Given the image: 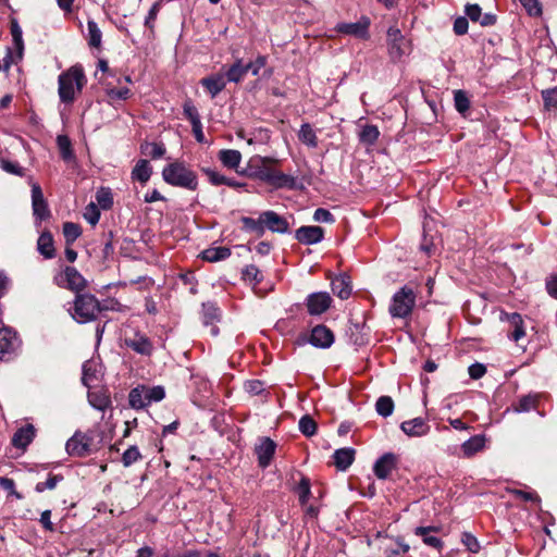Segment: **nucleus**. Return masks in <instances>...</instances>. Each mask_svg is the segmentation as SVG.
<instances>
[{"label":"nucleus","instance_id":"2f4dec72","mask_svg":"<svg viewBox=\"0 0 557 557\" xmlns=\"http://www.w3.org/2000/svg\"><path fill=\"white\" fill-rule=\"evenodd\" d=\"M226 81L231 83H239L247 74V67L243 64L242 60H236L225 73H223Z\"/></svg>","mask_w":557,"mask_h":557},{"label":"nucleus","instance_id":"37998d69","mask_svg":"<svg viewBox=\"0 0 557 557\" xmlns=\"http://www.w3.org/2000/svg\"><path fill=\"white\" fill-rule=\"evenodd\" d=\"M375 409L380 416H382L384 418L389 417L394 411V401H393L392 397H389V396L379 397V399L376 400V404H375Z\"/></svg>","mask_w":557,"mask_h":557},{"label":"nucleus","instance_id":"6e6d98bb","mask_svg":"<svg viewBox=\"0 0 557 557\" xmlns=\"http://www.w3.org/2000/svg\"><path fill=\"white\" fill-rule=\"evenodd\" d=\"M244 389L249 395L257 396L261 395L264 391V383L260 380H249L244 383Z\"/></svg>","mask_w":557,"mask_h":557},{"label":"nucleus","instance_id":"9d476101","mask_svg":"<svg viewBox=\"0 0 557 557\" xmlns=\"http://www.w3.org/2000/svg\"><path fill=\"white\" fill-rule=\"evenodd\" d=\"M369 27L370 18L367 16H361L355 23H338L335 26V30L339 34L366 40L369 38Z\"/></svg>","mask_w":557,"mask_h":557},{"label":"nucleus","instance_id":"4be33fe9","mask_svg":"<svg viewBox=\"0 0 557 557\" xmlns=\"http://www.w3.org/2000/svg\"><path fill=\"white\" fill-rule=\"evenodd\" d=\"M485 436L481 434L470 437L461 445L462 456L471 458L476 453L482 451L485 448Z\"/></svg>","mask_w":557,"mask_h":557},{"label":"nucleus","instance_id":"a18cd8bd","mask_svg":"<svg viewBox=\"0 0 557 557\" xmlns=\"http://www.w3.org/2000/svg\"><path fill=\"white\" fill-rule=\"evenodd\" d=\"M96 199L98 206L103 210L110 209L113 205L112 193L109 188H100L96 194Z\"/></svg>","mask_w":557,"mask_h":557},{"label":"nucleus","instance_id":"423d86ee","mask_svg":"<svg viewBox=\"0 0 557 557\" xmlns=\"http://www.w3.org/2000/svg\"><path fill=\"white\" fill-rule=\"evenodd\" d=\"M165 397V391L162 386L147 387L139 385L133 388L128 394L129 406L134 409H144L153 401H160Z\"/></svg>","mask_w":557,"mask_h":557},{"label":"nucleus","instance_id":"680f3d73","mask_svg":"<svg viewBox=\"0 0 557 557\" xmlns=\"http://www.w3.org/2000/svg\"><path fill=\"white\" fill-rule=\"evenodd\" d=\"M509 493L512 494L516 498H520L524 502L531 503H540L541 498L535 492H527L522 490H509Z\"/></svg>","mask_w":557,"mask_h":557},{"label":"nucleus","instance_id":"dca6fc26","mask_svg":"<svg viewBox=\"0 0 557 557\" xmlns=\"http://www.w3.org/2000/svg\"><path fill=\"white\" fill-rule=\"evenodd\" d=\"M276 444L270 437H263L256 446L255 453L258 457V465L265 469L271 463L274 456Z\"/></svg>","mask_w":557,"mask_h":557},{"label":"nucleus","instance_id":"69168bd1","mask_svg":"<svg viewBox=\"0 0 557 557\" xmlns=\"http://www.w3.org/2000/svg\"><path fill=\"white\" fill-rule=\"evenodd\" d=\"M202 172L207 175L209 182L212 185H214V186L224 185V182H225L224 175L220 174L219 172H216L214 170L207 169V168H203Z\"/></svg>","mask_w":557,"mask_h":557},{"label":"nucleus","instance_id":"412c9836","mask_svg":"<svg viewBox=\"0 0 557 557\" xmlns=\"http://www.w3.org/2000/svg\"><path fill=\"white\" fill-rule=\"evenodd\" d=\"M226 78L223 73H216L201 78V86L215 98L226 86Z\"/></svg>","mask_w":557,"mask_h":557},{"label":"nucleus","instance_id":"603ef678","mask_svg":"<svg viewBox=\"0 0 557 557\" xmlns=\"http://www.w3.org/2000/svg\"><path fill=\"white\" fill-rule=\"evenodd\" d=\"M542 98L546 110L557 109V86L543 90Z\"/></svg>","mask_w":557,"mask_h":557},{"label":"nucleus","instance_id":"6e6552de","mask_svg":"<svg viewBox=\"0 0 557 557\" xmlns=\"http://www.w3.org/2000/svg\"><path fill=\"white\" fill-rule=\"evenodd\" d=\"M386 36L388 55L393 62H397L409 52L410 45L400 29L395 26H391L387 29Z\"/></svg>","mask_w":557,"mask_h":557},{"label":"nucleus","instance_id":"39448f33","mask_svg":"<svg viewBox=\"0 0 557 557\" xmlns=\"http://www.w3.org/2000/svg\"><path fill=\"white\" fill-rule=\"evenodd\" d=\"M417 294L408 286H403L392 298L388 312L393 318L405 319L409 317L416 306Z\"/></svg>","mask_w":557,"mask_h":557},{"label":"nucleus","instance_id":"f257e3e1","mask_svg":"<svg viewBox=\"0 0 557 557\" xmlns=\"http://www.w3.org/2000/svg\"><path fill=\"white\" fill-rule=\"evenodd\" d=\"M277 161L268 157H253L250 159V168L255 170V175L276 188H295L296 178L292 175L285 174L273 168Z\"/></svg>","mask_w":557,"mask_h":557},{"label":"nucleus","instance_id":"2eb2a0df","mask_svg":"<svg viewBox=\"0 0 557 557\" xmlns=\"http://www.w3.org/2000/svg\"><path fill=\"white\" fill-rule=\"evenodd\" d=\"M32 206L34 215L39 220L50 216L48 203L44 197L41 187L38 184L32 185Z\"/></svg>","mask_w":557,"mask_h":557},{"label":"nucleus","instance_id":"7c9ffc66","mask_svg":"<svg viewBox=\"0 0 557 557\" xmlns=\"http://www.w3.org/2000/svg\"><path fill=\"white\" fill-rule=\"evenodd\" d=\"M151 174L152 168L150 166L149 161L145 159L139 160L132 171L133 180L139 181L140 183L148 182Z\"/></svg>","mask_w":557,"mask_h":557},{"label":"nucleus","instance_id":"052dcab7","mask_svg":"<svg viewBox=\"0 0 557 557\" xmlns=\"http://www.w3.org/2000/svg\"><path fill=\"white\" fill-rule=\"evenodd\" d=\"M297 491H298V495H299V502L302 505H305L308 502L310 494H311L310 482L307 478H302L300 480Z\"/></svg>","mask_w":557,"mask_h":557},{"label":"nucleus","instance_id":"b1692460","mask_svg":"<svg viewBox=\"0 0 557 557\" xmlns=\"http://www.w3.org/2000/svg\"><path fill=\"white\" fill-rule=\"evenodd\" d=\"M332 292L341 299H347L351 294L350 278L348 275H339L331 282Z\"/></svg>","mask_w":557,"mask_h":557},{"label":"nucleus","instance_id":"393cba45","mask_svg":"<svg viewBox=\"0 0 557 557\" xmlns=\"http://www.w3.org/2000/svg\"><path fill=\"white\" fill-rule=\"evenodd\" d=\"M334 463L338 470L345 471L355 459V449L339 448L334 451Z\"/></svg>","mask_w":557,"mask_h":557},{"label":"nucleus","instance_id":"58836bf2","mask_svg":"<svg viewBox=\"0 0 557 557\" xmlns=\"http://www.w3.org/2000/svg\"><path fill=\"white\" fill-rule=\"evenodd\" d=\"M242 278L252 284L253 286L258 285L262 280L263 275L261 271L255 264H249L242 271Z\"/></svg>","mask_w":557,"mask_h":557},{"label":"nucleus","instance_id":"a878e982","mask_svg":"<svg viewBox=\"0 0 557 557\" xmlns=\"http://www.w3.org/2000/svg\"><path fill=\"white\" fill-rule=\"evenodd\" d=\"M89 404L99 411H104L111 406V398L106 391H94L88 393Z\"/></svg>","mask_w":557,"mask_h":557},{"label":"nucleus","instance_id":"f03ea898","mask_svg":"<svg viewBox=\"0 0 557 557\" xmlns=\"http://www.w3.org/2000/svg\"><path fill=\"white\" fill-rule=\"evenodd\" d=\"M59 97L64 103H71L75 100L77 92H81L86 84V77L81 65H73L62 72L58 78Z\"/></svg>","mask_w":557,"mask_h":557},{"label":"nucleus","instance_id":"20e7f679","mask_svg":"<svg viewBox=\"0 0 557 557\" xmlns=\"http://www.w3.org/2000/svg\"><path fill=\"white\" fill-rule=\"evenodd\" d=\"M162 177L171 186L196 190L198 187L197 174L184 162L175 161L165 165L162 170Z\"/></svg>","mask_w":557,"mask_h":557},{"label":"nucleus","instance_id":"a211bd4d","mask_svg":"<svg viewBox=\"0 0 557 557\" xmlns=\"http://www.w3.org/2000/svg\"><path fill=\"white\" fill-rule=\"evenodd\" d=\"M296 239L304 245H314L324 237V230L321 226H301L295 233Z\"/></svg>","mask_w":557,"mask_h":557},{"label":"nucleus","instance_id":"ddd939ff","mask_svg":"<svg viewBox=\"0 0 557 557\" xmlns=\"http://www.w3.org/2000/svg\"><path fill=\"white\" fill-rule=\"evenodd\" d=\"M125 345L135 352L143 356H150L153 350V345L150 339L143 333L136 331L133 336H126Z\"/></svg>","mask_w":557,"mask_h":557},{"label":"nucleus","instance_id":"864d4df0","mask_svg":"<svg viewBox=\"0 0 557 557\" xmlns=\"http://www.w3.org/2000/svg\"><path fill=\"white\" fill-rule=\"evenodd\" d=\"M536 398L533 396H523L519 399L517 405H515L513 409L516 412H528L531 409L535 408Z\"/></svg>","mask_w":557,"mask_h":557},{"label":"nucleus","instance_id":"a19ab883","mask_svg":"<svg viewBox=\"0 0 557 557\" xmlns=\"http://www.w3.org/2000/svg\"><path fill=\"white\" fill-rule=\"evenodd\" d=\"M433 530H435V528H432V527H418L416 529L414 533L417 535H421L422 536V540H423L424 544H426V545H429L431 547H434V548H440L443 545L441 539L428 534L430 531H433Z\"/></svg>","mask_w":557,"mask_h":557},{"label":"nucleus","instance_id":"49530a36","mask_svg":"<svg viewBox=\"0 0 557 557\" xmlns=\"http://www.w3.org/2000/svg\"><path fill=\"white\" fill-rule=\"evenodd\" d=\"M454 101L456 110L461 114H465L470 108V100L463 90L454 92Z\"/></svg>","mask_w":557,"mask_h":557},{"label":"nucleus","instance_id":"9b49d317","mask_svg":"<svg viewBox=\"0 0 557 557\" xmlns=\"http://www.w3.org/2000/svg\"><path fill=\"white\" fill-rule=\"evenodd\" d=\"M332 304V298L326 292L312 293L306 298V307L311 315L324 313Z\"/></svg>","mask_w":557,"mask_h":557},{"label":"nucleus","instance_id":"c85d7f7f","mask_svg":"<svg viewBox=\"0 0 557 557\" xmlns=\"http://www.w3.org/2000/svg\"><path fill=\"white\" fill-rule=\"evenodd\" d=\"M219 160L224 166L235 170L242 161V153L235 149H223L219 152Z\"/></svg>","mask_w":557,"mask_h":557},{"label":"nucleus","instance_id":"4d7b16f0","mask_svg":"<svg viewBox=\"0 0 557 557\" xmlns=\"http://www.w3.org/2000/svg\"><path fill=\"white\" fill-rule=\"evenodd\" d=\"M530 16L542 15V4L539 0H519Z\"/></svg>","mask_w":557,"mask_h":557},{"label":"nucleus","instance_id":"5fc2aeb1","mask_svg":"<svg viewBox=\"0 0 557 557\" xmlns=\"http://www.w3.org/2000/svg\"><path fill=\"white\" fill-rule=\"evenodd\" d=\"M84 219L91 225H96L100 219V211L97 205L90 202L84 211Z\"/></svg>","mask_w":557,"mask_h":557},{"label":"nucleus","instance_id":"bb28decb","mask_svg":"<svg viewBox=\"0 0 557 557\" xmlns=\"http://www.w3.org/2000/svg\"><path fill=\"white\" fill-rule=\"evenodd\" d=\"M37 249L46 259L54 257L53 237L49 232L40 234L37 240Z\"/></svg>","mask_w":557,"mask_h":557},{"label":"nucleus","instance_id":"c03bdc74","mask_svg":"<svg viewBox=\"0 0 557 557\" xmlns=\"http://www.w3.org/2000/svg\"><path fill=\"white\" fill-rule=\"evenodd\" d=\"M143 458L137 446L128 447L122 455V463L124 467H131Z\"/></svg>","mask_w":557,"mask_h":557},{"label":"nucleus","instance_id":"3c124183","mask_svg":"<svg viewBox=\"0 0 557 557\" xmlns=\"http://www.w3.org/2000/svg\"><path fill=\"white\" fill-rule=\"evenodd\" d=\"M183 112H184L185 117L190 122L191 125L194 123L201 121L199 112L190 99H187L183 103Z\"/></svg>","mask_w":557,"mask_h":557},{"label":"nucleus","instance_id":"0eeeda50","mask_svg":"<svg viewBox=\"0 0 557 557\" xmlns=\"http://www.w3.org/2000/svg\"><path fill=\"white\" fill-rule=\"evenodd\" d=\"M95 432L76 431L74 435L67 440L65 449L66 453L72 457H86L90 455L94 449Z\"/></svg>","mask_w":557,"mask_h":557},{"label":"nucleus","instance_id":"bf43d9fd","mask_svg":"<svg viewBox=\"0 0 557 557\" xmlns=\"http://www.w3.org/2000/svg\"><path fill=\"white\" fill-rule=\"evenodd\" d=\"M0 486L8 492L9 496H13L16 499L23 498V495L16 491L15 482L13 479L0 476Z\"/></svg>","mask_w":557,"mask_h":557},{"label":"nucleus","instance_id":"09e8293b","mask_svg":"<svg viewBox=\"0 0 557 557\" xmlns=\"http://www.w3.org/2000/svg\"><path fill=\"white\" fill-rule=\"evenodd\" d=\"M63 481V475L61 474H50L49 478L45 482H38L35 486V491L37 493H42L46 490H53L58 485L59 482Z\"/></svg>","mask_w":557,"mask_h":557},{"label":"nucleus","instance_id":"0e129e2a","mask_svg":"<svg viewBox=\"0 0 557 557\" xmlns=\"http://www.w3.org/2000/svg\"><path fill=\"white\" fill-rule=\"evenodd\" d=\"M131 89L127 87L123 88H110L107 90V95L112 100H126L131 97Z\"/></svg>","mask_w":557,"mask_h":557},{"label":"nucleus","instance_id":"e2e57ef3","mask_svg":"<svg viewBox=\"0 0 557 557\" xmlns=\"http://www.w3.org/2000/svg\"><path fill=\"white\" fill-rule=\"evenodd\" d=\"M162 2L163 0H158L156 1L149 12H148V15L146 16V20H145V25L149 28H153V23L158 16V13L160 12L161 10V7H162Z\"/></svg>","mask_w":557,"mask_h":557},{"label":"nucleus","instance_id":"7ed1b4c3","mask_svg":"<svg viewBox=\"0 0 557 557\" xmlns=\"http://www.w3.org/2000/svg\"><path fill=\"white\" fill-rule=\"evenodd\" d=\"M106 309L92 294L79 293L75 295L73 307L69 309V312L76 322L87 323L95 321Z\"/></svg>","mask_w":557,"mask_h":557},{"label":"nucleus","instance_id":"c9c22d12","mask_svg":"<svg viewBox=\"0 0 557 557\" xmlns=\"http://www.w3.org/2000/svg\"><path fill=\"white\" fill-rule=\"evenodd\" d=\"M87 30L88 45L92 48H100L102 42V33L94 20H88Z\"/></svg>","mask_w":557,"mask_h":557},{"label":"nucleus","instance_id":"f3484780","mask_svg":"<svg viewBox=\"0 0 557 557\" xmlns=\"http://www.w3.org/2000/svg\"><path fill=\"white\" fill-rule=\"evenodd\" d=\"M262 221L264 224V231L268 228L274 233H287L289 228V224L287 220L275 211L269 210L262 212Z\"/></svg>","mask_w":557,"mask_h":557},{"label":"nucleus","instance_id":"aec40b11","mask_svg":"<svg viewBox=\"0 0 557 557\" xmlns=\"http://www.w3.org/2000/svg\"><path fill=\"white\" fill-rule=\"evenodd\" d=\"M18 345L16 334L9 327H0V359L10 356Z\"/></svg>","mask_w":557,"mask_h":557},{"label":"nucleus","instance_id":"f704fd0d","mask_svg":"<svg viewBox=\"0 0 557 557\" xmlns=\"http://www.w3.org/2000/svg\"><path fill=\"white\" fill-rule=\"evenodd\" d=\"M299 140L308 147L315 148L318 146V138L314 129L309 123H304L298 133Z\"/></svg>","mask_w":557,"mask_h":557},{"label":"nucleus","instance_id":"de8ad7c7","mask_svg":"<svg viewBox=\"0 0 557 557\" xmlns=\"http://www.w3.org/2000/svg\"><path fill=\"white\" fill-rule=\"evenodd\" d=\"M299 430L305 436H312L317 432V423L310 416L306 414L299 420Z\"/></svg>","mask_w":557,"mask_h":557},{"label":"nucleus","instance_id":"79ce46f5","mask_svg":"<svg viewBox=\"0 0 557 557\" xmlns=\"http://www.w3.org/2000/svg\"><path fill=\"white\" fill-rule=\"evenodd\" d=\"M510 324L513 326V331L510 334V338L515 342H518L520 338L524 336L523 321L522 317L513 312L508 317Z\"/></svg>","mask_w":557,"mask_h":557},{"label":"nucleus","instance_id":"8fccbe9b","mask_svg":"<svg viewBox=\"0 0 557 557\" xmlns=\"http://www.w3.org/2000/svg\"><path fill=\"white\" fill-rule=\"evenodd\" d=\"M96 368H95V364L94 362L91 361H86L84 364H83V376H82V382L85 386L87 387H90V384L97 380V376H96Z\"/></svg>","mask_w":557,"mask_h":557},{"label":"nucleus","instance_id":"6ab92c4d","mask_svg":"<svg viewBox=\"0 0 557 557\" xmlns=\"http://www.w3.org/2000/svg\"><path fill=\"white\" fill-rule=\"evenodd\" d=\"M400 429L408 436L421 437L426 435L431 428L425 419L418 417L404 421Z\"/></svg>","mask_w":557,"mask_h":557},{"label":"nucleus","instance_id":"473e14b6","mask_svg":"<svg viewBox=\"0 0 557 557\" xmlns=\"http://www.w3.org/2000/svg\"><path fill=\"white\" fill-rule=\"evenodd\" d=\"M240 222L243 224V230L248 233H253L257 236H262L264 234V224L262 221V213L260 214L258 220H255L249 216H243L240 219Z\"/></svg>","mask_w":557,"mask_h":557},{"label":"nucleus","instance_id":"4c0bfd02","mask_svg":"<svg viewBox=\"0 0 557 557\" xmlns=\"http://www.w3.org/2000/svg\"><path fill=\"white\" fill-rule=\"evenodd\" d=\"M11 35L17 55L21 59L24 50L23 32L15 18L11 20Z\"/></svg>","mask_w":557,"mask_h":557},{"label":"nucleus","instance_id":"338daca9","mask_svg":"<svg viewBox=\"0 0 557 557\" xmlns=\"http://www.w3.org/2000/svg\"><path fill=\"white\" fill-rule=\"evenodd\" d=\"M147 149H149L146 153L150 156L152 159H160L165 153V147L163 144L152 143L147 145Z\"/></svg>","mask_w":557,"mask_h":557},{"label":"nucleus","instance_id":"ea45409f","mask_svg":"<svg viewBox=\"0 0 557 557\" xmlns=\"http://www.w3.org/2000/svg\"><path fill=\"white\" fill-rule=\"evenodd\" d=\"M63 235L66 246H70L82 235V227L77 223L65 222L63 224Z\"/></svg>","mask_w":557,"mask_h":557},{"label":"nucleus","instance_id":"4468645a","mask_svg":"<svg viewBox=\"0 0 557 557\" xmlns=\"http://www.w3.org/2000/svg\"><path fill=\"white\" fill-rule=\"evenodd\" d=\"M309 343L318 348H329L334 343V334L324 324L315 325L311 330Z\"/></svg>","mask_w":557,"mask_h":557},{"label":"nucleus","instance_id":"1a4fd4ad","mask_svg":"<svg viewBox=\"0 0 557 557\" xmlns=\"http://www.w3.org/2000/svg\"><path fill=\"white\" fill-rule=\"evenodd\" d=\"M60 287L69 288L79 294L86 287V280L74 267H66L64 272L54 277Z\"/></svg>","mask_w":557,"mask_h":557},{"label":"nucleus","instance_id":"cd10ccee","mask_svg":"<svg viewBox=\"0 0 557 557\" xmlns=\"http://www.w3.org/2000/svg\"><path fill=\"white\" fill-rule=\"evenodd\" d=\"M380 131L377 126L372 124H366L361 127L358 133L359 141L364 146H373L379 139Z\"/></svg>","mask_w":557,"mask_h":557},{"label":"nucleus","instance_id":"5701e85b","mask_svg":"<svg viewBox=\"0 0 557 557\" xmlns=\"http://www.w3.org/2000/svg\"><path fill=\"white\" fill-rule=\"evenodd\" d=\"M35 436V429L28 424L20 428L12 437V445L17 448L25 449Z\"/></svg>","mask_w":557,"mask_h":557},{"label":"nucleus","instance_id":"72a5a7b5","mask_svg":"<svg viewBox=\"0 0 557 557\" xmlns=\"http://www.w3.org/2000/svg\"><path fill=\"white\" fill-rule=\"evenodd\" d=\"M220 321V309L214 302L202 304V322L205 325L213 324Z\"/></svg>","mask_w":557,"mask_h":557},{"label":"nucleus","instance_id":"774afa93","mask_svg":"<svg viewBox=\"0 0 557 557\" xmlns=\"http://www.w3.org/2000/svg\"><path fill=\"white\" fill-rule=\"evenodd\" d=\"M313 220L323 223H333L335 221L333 214L324 208H318L314 211Z\"/></svg>","mask_w":557,"mask_h":557},{"label":"nucleus","instance_id":"c756f323","mask_svg":"<svg viewBox=\"0 0 557 557\" xmlns=\"http://www.w3.org/2000/svg\"><path fill=\"white\" fill-rule=\"evenodd\" d=\"M231 256V249L225 246L210 247L201 252V258L208 262H218Z\"/></svg>","mask_w":557,"mask_h":557},{"label":"nucleus","instance_id":"e433bc0d","mask_svg":"<svg viewBox=\"0 0 557 557\" xmlns=\"http://www.w3.org/2000/svg\"><path fill=\"white\" fill-rule=\"evenodd\" d=\"M57 145L60 150L61 158L69 162L74 159V152L72 149V144L70 138L66 135H59L57 137Z\"/></svg>","mask_w":557,"mask_h":557},{"label":"nucleus","instance_id":"f8f14e48","mask_svg":"<svg viewBox=\"0 0 557 557\" xmlns=\"http://www.w3.org/2000/svg\"><path fill=\"white\" fill-rule=\"evenodd\" d=\"M397 456L393 453H385L382 455L373 466V472L380 480H386L391 473L396 469Z\"/></svg>","mask_w":557,"mask_h":557},{"label":"nucleus","instance_id":"13d9d810","mask_svg":"<svg viewBox=\"0 0 557 557\" xmlns=\"http://www.w3.org/2000/svg\"><path fill=\"white\" fill-rule=\"evenodd\" d=\"M0 165L3 171L7 173L24 176V169L17 163L7 159H0Z\"/></svg>","mask_w":557,"mask_h":557}]
</instances>
